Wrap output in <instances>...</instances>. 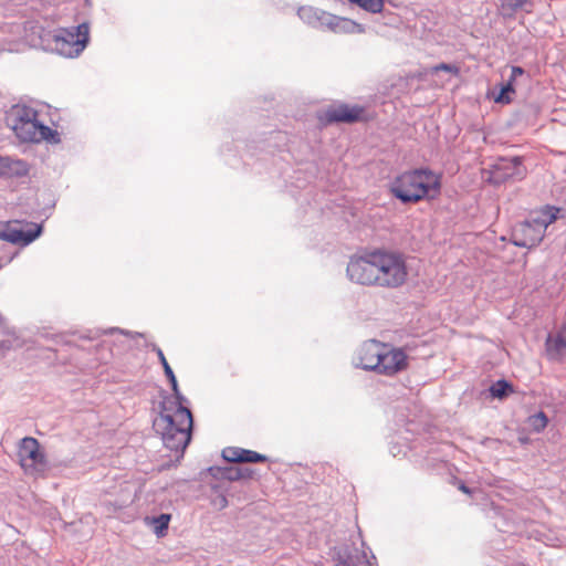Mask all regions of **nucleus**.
<instances>
[{
  "instance_id": "nucleus-1",
  "label": "nucleus",
  "mask_w": 566,
  "mask_h": 566,
  "mask_svg": "<svg viewBox=\"0 0 566 566\" xmlns=\"http://www.w3.org/2000/svg\"><path fill=\"white\" fill-rule=\"evenodd\" d=\"M350 281L385 289H398L408 281L409 270L403 254L377 250L348 263Z\"/></svg>"
},
{
  "instance_id": "nucleus-2",
  "label": "nucleus",
  "mask_w": 566,
  "mask_h": 566,
  "mask_svg": "<svg viewBox=\"0 0 566 566\" xmlns=\"http://www.w3.org/2000/svg\"><path fill=\"white\" fill-rule=\"evenodd\" d=\"M389 191L402 203L433 201L441 196L442 175L429 168L406 170L392 179Z\"/></svg>"
},
{
  "instance_id": "nucleus-3",
  "label": "nucleus",
  "mask_w": 566,
  "mask_h": 566,
  "mask_svg": "<svg viewBox=\"0 0 566 566\" xmlns=\"http://www.w3.org/2000/svg\"><path fill=\"white\" fill-rule=\"evenodd\" d=\"M192 426L191 411L185 406L174 408L170 400H163L160 411L153 421V428L166 448L181 453L191 440Z\"/></svg>"
},
{
  "instance_id": "nucleus-4",
  "label": "nucleus",
  "mask_w": 566,
  "mask_h": 566,
  "mask_svg": "<svg viewBox=\"0 0 566 566\" xmlns=\"http://www.w3.org/2000/svg\"><path fill=\"white\" fill-rule=\"evenodd\" d=\"M359 361L364 369L385 376H395L408 368L407 354L380 342L370 340L359 352Z\"/></svg>"
},
{
  "instance_id": "nucleus-5",
  "label": "nucleus",
  "mask_w": 566,
  "mask_h": 566,
  "mask_svg": "<svg viewBox=\"0 0 566 566\" xmlns=\"http://www.w3.org/2000/svg\"><path fill=\"white\" fill-rule=\"evenodd\" d=\"M90 40V27L81 23L71 29H59L52 35L53 50L64 57H76L86 48Z\"/></svg>"
},
{
  "instance_id": "nucleus-6",
  "label": "nucleus",
  "mask_w": 566,
  "mask_h": 566,
  "mask_svg": "<svg viewBox=\"0 0 566 566\" xmlns=\"http://www.w3.org/2000/svg\"><path fill=\"white\" fill-rule=\"evenodd\" d=\"M13 130L22 142L39 143L42 140H56V132L42 125L36 119V112L22 107L17 109Z\"/></svg>"
},
{
  "instance_id": "nucleus-7",
  "label": "nucleus",
  "mask_w": 566,
  "mask_h": 566,
  "mask_svg": "<svg viewBox=\"0 0 566 566\" xmlns=\"http://www.w3.org/2000/svg\"><path fill=\"white\" fill-rule=\"evenodd\" d=\"M19 464L27 475L44 476L49 468L48 458L40 442L33 437L20 440L17 450Z\"/></svg>"
},
{
  "instance_id": "nucleus-8",
  "label": "nucleus",
  "mask_w": 566,
  "mask_h": 566,
  "mask_svg": "<svg viewBox=\"0 0 566 566\" xmlns=\"http://www.w3.org/2000/svg\"><path fill=\"white\" fill-rule=\"evenodd\" d=\"M323 126L336 123L354 124L368 120L365 107L349 104H333L317 114Z\"/></svg>"
},
{
  "instance_id": "nucleus-9",
  "label": "nucleus",
  "mask_w": 566,
  "mask_h": 566,
  "mask_svg": "<svg viewBox=\"0 0 566 566\" xmlns=\"http://www.w3.org/2000/svg\"><path fill=\"white\" fill-rule=\"evenodd\" d=\"M527 169L523 165V158H500L490 171V180L494 184H502L507 180H522L526 177Z\"/></svg>"
},
{
  "instance_id": "nucleus-10",
  "label": "nucleus",
  "mask_w": 566,
  "mask_h": 566,
  "mask_svg": "<svg viewBox=\"0 0 566 566\" xmlns=\"http://www.w3.org/2000/svg\"><path fill=\"white\" fill-rule=\"evenodd\" d=\"M40 232L39 227L25 230V226L17 220L0 223V238L14 244H29Z\"/></svg>"
},
{
  "instance_id": "nucleus-11",
  "label": "nucleus",
  "mask_w": 566,
  "mask_h": 566,
  "mask_svg": "<svg viewBox=\"0 0 566 566\" xmlns=\"http://www.w3.org/2000/svg\"><path fill=\"white\" fill-rule=\"evenodd\" d=\"M545 233L535 227L531 220L518 223L512 233L513 243L522 248H533L542 242Z\"/></svg>"
},
{
  "instance_id": "nucleus-12",
  "label": "nucleus",
  "mask_w": 566,
  "mask_h": 566,
  "mask_svg": "<svg viewBox=\"0 0 566 566\" xmlns=\"http://www.w3.org/2000/svg\"><path fill=\"white\" fill-rule=\"evenodd\" d=\"M559 211L560 209L554 206H544L532 211L528 220L545 233L547 227L557 220Z\"/></svg>"
},
{
  "instance_id": "nucleus-13",
  "label": "nucleus",
  "mask_w": 566,
  "mask_h": 566,
  "mask_svg": "<svg viewBox=\"0 0 566 566\" xmlns=\"http://www.w3.org/2000/svg\"><path fill=\"white\" fill-rule=\"evenodd\" d=\"M546 350L548 356L553 359L559 360L566 358V326L547 338Z\"/></svg>"
},
{
  "instance_id": "nucleus-14",
  "label": "nucleus",
  "mask_w": 566,
  "mask_h": 566,
  "mask_svg": "<svg viewBox=\"0 0 566 566\" xmlns=\"http://www.w3.org/2000/svg\"><path fill=\"white\" fill-rule=\"evenodd\" d=\"M29 174V165L21 159L0 156V175L8 177H23Z\"/></svg>"
},
{
  "instance_id": "nucleus-15",
  "label": "nucleus",
  "mask_w": 566,
  "mask_h": 566,
  "mask_svg": "<svg viewBox=\"0 0 566 566\" xmlns=\"http://www.w3.org/2000/svg\"><path fill=\"white\" fill-rule=\"evenodd\" d=\"M524 74L521 66H512L511 76L506 84L502 85L500 93L494 97V102L499 104H510L512 95L515 94L514 83L518 76Z\"/></svg>"
},
{
  "instance_id": "nucleus-16",
  "label": "nucleus",
  "mask_w": 566,
  "mask_h": 566,
  "mask_svg": "<svg viewBox=\"0 0 566 566\" xmlns=\"http://www.w3.org/2000/svg\"><path fill=\"white\" fill-rule=\"evenodd\" d=\"M211 471L216 470L214 475H218L222 479L229 480V481H238L241 479H249L252 475V472L249 469H241V468H216L210 469Z\"/></svg>"
},
{
  "instance_id": "nucleus-17",
  "label": "nucleus",
  "mask_w": 566,
  "mask_h": 566,
  "mask_svg": "<svg viewBox=\"0 0 566 566\" xmlns=\"http://www.w3.org/2000/svg\"><path fill=\"white\" fill-rule=\"evenodd\" d=\"M333 29L336 32H348V33L363 32V28L360 27V24L354 22L353 20L346 19V18H335V21L333 23Z\"/></svg>"
},
{
  "instance_id": "nucleus-18",
  "label": "nucleus",
  "mask_w": 566,
  "mask_h": 566,
  "mask_svg": "<svg viewBox=\"0 0 566 566\" xmlns=\"http://www.w3.org/2000/svg\"><path fill=\"white\" fill-rule=\"evenodd\" d=\"M166 377L168 378L171 389L174 392V399L167 398L166 400H170L172 402V407L176 408L177 406H184V402L186 401V398L180 392L177 378L172 371V369H168L166 373Z\"/></svg>"
},
{
  "instance_id": "nucleus-19",
  "label": "nucleus",
  "mask_w": 566,
  "mask_h": 566,
  "mask_svg": "<svg viewBox=\"0 0 566 566\" xmlns=\"http://www.w3.org/2000/svg\"><path fill=\"white\" fill-rule=\"evenodd\" d=\"M166 377L168 378L171 389L174 392V399L167 398L166 400H170L172 402V407L176 408L177 406H184V402L186 401V398L180 392L177 378L172 371V369H168L166 373Z\"/></svg>"
},
{
  "instance_id": "nucleus-20",
  "label": "nucleus",
  "mask_w": 566,
  "mask_h": 566,
  "mask_svg": "<svg viewBox=\"0 0 566 566\" xmlns=\"http://www.w3.org/2000/svg\"><path fill=\"white\" fill-rule=\"evenodd\" d=\"M166 377L168 378L171 389L174 392V399L167 398L166 400H170L172 402V407L176 408L177 406H184V402L186 401V398L180 392L177 378L172 371V369H168L166 373Z\"/></svg>"
},
{
  "instance_id": "nucleus-21",
  "label": "nucleus",
  "mask_w": 566,
  "mask_h": 566,
  "mask_svg": "<svg viewBox=\"0 0 566 566\" xmlns=\"http://www.w3.org/2000/svg\"><path fill=\"white\" fill-rule=\"evenodd\" d=\"M492 397L503 399L514 392L513 386L506 380H497L490 387Z\"/></svg>"
},
{
  "instance_id": "nucleus-22",
  "label": "nucleus",
  "mask_w": 566,
  "mask_h": 566,
  "mask_svg": "<svg viewBox=\"0 0 566 566\" xmlns=\"http://www.w3.org/2000/svg\"><path fill=\"white\" fill-rule=\"evenodd\" d=\"M527 423L530 424L532 431L542 432L548 423V418L545 412L539 411L535 415H532L527 418Z\"/></svg>"
},
{
  "instance_id": "nucleus-23",
  "label": "nucleus",
  "mask_w": 566,
  "mask_h": 566,
  "mask_svg": "<svg viewBox=\"0 0 566 566\" xmlns=\"http://www.w3.org/2000/svg\"><path fill=\"white\" fill-rule=\"evenodd\" d=\"M350 3H354V4H357L358 7H360L361 9L368 11V12H373V13H378L382 10L384 8V0H348Z\"/></svg>"
},
{
  "instance_id": "nucleus-24",
  "label": "nucleus",
  "mask_w": 566,
  "mask_h": 566,
  "mask_svg": "<svg viewBox=\"0 0 566 566\" xmlns=\"http://www.w3.org/2000/svg\"><path fill=\"white\" fill-rule=\"evenodd\" d=\"M241 462L242 463H259L265 462L268 458L261 453H258L252 450H247L241 448Z\"/></svg>"
},
{
  "instance_id": "nucleus-25",
  "label": "nucleus",
  "mask_w": 566,
  "mask_h": 566,
  "mask_svg": "<svg viewBox=\"0 0 566 566\" xmlns=\"http://www.w3.org/2000/svg\"><path fill=\"white\" fill-rule=\"evenodd\" d=\"M528 0H504L501 3V9L505 14H513L516 10L524 8L526 4H528Z\"/></svg>"
},
{
  "instance_id": "nucleus-26",
  "label": "nucleus",
  "mask_w": 566,
  "mask_h": 566,
  "mask_svg": "<svg viewBox=\"0 0 566 566\" xmlns=\"http://www.w3.org/2000/svg\"><path fill=\"white\" fill-rule=\"evenodd\" d=\"M169 522V514H160L158 517H155L153 521L155 533L157 535H164V532L168 528Z\"/></svg>"
},
{
  "instance_id": "nucleus-27",
  "label": "nucleus",
  "mask_w": 566,
  "mask_h": 566,
  "mask_svg": "<svg viewBox=\"0 0 566 566\" xmlns=\"http://www.w3.org/2000/svg\"><path fill=\"white\" fill-rule=\"evenodd\" d=\"M241 448L228 447L222 450V457L226 461L237 463L241 462Z\"/></svg>"
},
{
  "instance_id": "nucleus-28",
  "label": "nucleus",
  "mask_w": 566,
  "mask_h": 566,
  "mask_svg": "<svg viewBox=\"0 0 566 566\" xmlns=\"http://www.w3.org/2000/svg\"><path fill=\"white\" fill-rule=\"evenodd\" d=\"M440 71L449 72L455 76L460 74V67L454 64L440 63L431 69L432 73H437Z\"/></svg>"
},
{
  "instance_id": "nucleus-29",
  "label": "nucleus",
  "mask_w": 566,
  "mask_h": 566,
  "mask_svg": "<svg viewBox=\"0 0 566 566\" xmlns=\"http://www.w3.org/2000/svg\"><path fill=\"white\" fill-rule=\"evenodd\" d=\"M157 355H158V358H159V361L160 364L163 365V368H164V371L165 374L167 373L168 369H171L170 365L168 364L163 350L160 348L157 349Z\"/></svg>"
},
{
  "instance_id": "nucleus-30",
  "label": "nucleus",
  "mask_w": 566,
  "mask_h": 566,
  "mask_svg": "<svg viewBox=\"0 0 566 566\" xmlns=\"http://www.w3.org/2000/svg\"><path fill=\"white\" fill-rule=\"evenodd\" d=\"M458 489L465 494H471V490L463 482L459 483Z\"/></svg>"
}]
</instances>
